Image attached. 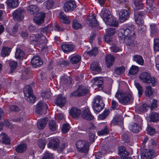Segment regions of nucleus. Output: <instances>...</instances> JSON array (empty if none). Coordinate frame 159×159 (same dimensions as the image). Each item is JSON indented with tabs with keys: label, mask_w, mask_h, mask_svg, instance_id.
<instances>
[{
	"label": "nucleus",
	"mask_w": 159,
	"mask_h": 159,
	"mask_svg": "<svg viewBox=\"0 0 159 159\" xmlns=\"http://www.w3.org/2000/svg\"><path fill=\"white\" fill-rule=\"evenodd\" d=\"M87 53L90 56H95L98 53V48H94L90 51H87Z\"/></svg>",
	"instance_id": "48"
},
{
	"label": "nucleus",
	"mask_w": 159,
	"mask_h": 159,
	"mask_svg": "<svg viewBox=\"0 0 159 159\" xmlns=\"http://www.w3.org/2000/svg\"><path fill=\"white\" fill-rule=\"evenodd\" d=\"M51 93L49 91H43L41 93V95L43 98L48 99L51 96Z\"/></svg>",
	"instance_id": "54"
},
{
	"label": "nucleus",
	"mask_w": 159,
	"mask_h": 159,
	"mask_svg": "<svg viewBox=\"0 0 159 159\" xmlns=\"http://www.w3.org/2000/svg\"><path fill=\"white\" fill-rule=\"evenodd\" d=\"M45 2L46 8L48 9H52L54 5V2L53 0H48Z\"/></svg>",
	"instance_id": "53"
},
{
	"label": "nucleus",
	"mask_w": 159,
	"mask_h": 159,
	"mask_svg": "<svg viewBox=\"0 0 159 159\" xmlns=\"http://www.w3.org/2000/svg\"><path fill=\"white\" fill-rule=\"evenodd\" d=\"M147 5L148 6L147 7V11L150 13H154L156 11L154 4V0H146Z\"/></svg>",
	"instance_id": "22"
},
{
	"label": "nucleus",
	"mask_w": 159,
	"mask_h": 159,
	"mask_svg": "<svg viewBox=\"0 0 159 159\" xmlns=\"http://www.w3.org/2000/svg\"><path fill=\"white\" fill-rule=\"evenodd\" d=\"M48 108V106L45 103L40 102L37 105L36 108L35 112L37 116L39 117L40 115L45 114Z\"/></svg>",
	"instance_id": "8"
},
{
	"label": "nucleus",
	"mask_w": 159,
	"mask_h": 159,
	"mask_svg": "<svg viewBox=\"0 0 159 159\" xmlns=\"http://www.w3.org/2000/svg\"><path fill=\"white\" fill-rule=\"evenodd\" d=\"M45 17V14L43 13L40 12L34 18V22L38 24H40L42 23L44 21Z\"/></svg>",
	"instance_id": "23"
},
{
	"label": "nucleus",
	"mask_w": 159,
	"mask_h": 159,
	"mask_svg": "<svg viewBox=\"0 0 159 159\" xmlns=\"http://www.w3.org/2000/svg\"><path fill=\"white\" fill-rule=\"evenodd\" d=\"M122 139L125 143H128L130 142V138L128 133H125L121 136Z\"/></svg>",
	"instance_id": "51"
},
{
	"label": "nucleus",
	"mask_w": 159,
	"mask_h": 159,
	"mask_svg": "<svg viewBox=\"0 0 159 159\" xmlns=\"http://www.w3.org/2000/svg\"><path fill=\"white\" fill-rule=\"evenodd\" d=\"M154 92L153 89L150 86H146L145 88V93L146 96L151 97Z\"/></svg>",
	"instance_id": "36"
},
{
	"label": "nucleus",
	"mask_w": 159,
	"mask_h": 159,
	"mask_svg": "<svg viewBox=\"0 0 159 159\" xmlns=\"http://www.w3.org/2000/svg\"><path fill=\"white\" fill-rule=\"evenodd\" d=\"M48 121V119L47 118L39 120L37 123L38 128L40 129H43L46 125Z\"/></svg>",
	"instance_id": "26"
},
{
	"label": "nucleus",
	"mask_w": 159,
	"mask_h": 159,
	"mask_svg": "<svg viewBox=\"0 0 159 159\" xmlns=\"http://www.w3.org/2000/svg\"><path fill=\"white\" fill-rule=\"evenodd\" d=\"M6 3L8 8H14L18 6V0H7Z\"/></svg>",
	"instance_id": "29"
},
{
	"label": "nucleus",
	"mask_w": 159,
	"mask_h": 159,
	"mask_svg": "<svg viewBox=\"0 0 159 159\" xmlns=\"http://www.w3.org/2000/svg\"><path fill=\"white\" fill-rule=\"evenodd\" d=\"M134 4L135 6V9L139 10L143 8V5L142 0H135Z\"/></svg>",
	"instance_id": "46"
},
{
	"label": "nucleus",
	"mask_w": 159,
	"mask_h": 159,
	"mask_svg": "<svg viewBox=\"0 0 159 159\" xmlns=\"http://www.w3.org/2000/svg\"><path fill=\"white\" fill-rule=\"evenodd\" d=\"M48 125L49 129L52 131L56 130L57 127L55 121L53 120H51L49 121Z\"/></svg>",
	"instance_id": "38"
},
{
	"label": "nucleus",
	"mask_w": 159,
	"mask_h": 159,
	"mask_svg": "<svg viewBox=\"0 0 159 159\" xmlns=\"http://www.w3.org/2000/svg\"><path fill=\"white\" fill-rule=\"evenodd\" d=\"M31 62L34 67H39L43 64L42 60L39 56H34L31 60Z\"/></svg>",
	"instance_id": "18"
},
{
	"label": "nucleus",
	"mask_w": 159,
	"mask_h": 159,
	"mask_svg": "<svg viewBox=\"0 0 159 159\" xmlns=\"http://www.w3.org/2000/svg\"><path fill=\"white\" fill-rule=\"evenodd\" d=\"M129 128L131 132L135 133H138L141 129L140 127L137 124L134 123L130 125Z\"/></svg>",
	"instance_id": "30"
},
{
	"label": "nucleus",
	"mask_w": 159,
	"mask_h": 159,
	"mask_svg": "<svg viewBox=\"0 0 159 159\" xmlns=\"http://www.w3.org/2000/svg\"><path fill=\"white\" fill-rule=\"evenodd\" d=\"M139 78L142 82L148 84L151 83L153 86H155L157 83L156 79L154 77H151L150 74L147 72L141 73Z\"/></svg>",
	"instance_id": "5"
},
{
	"label": "nucleus",
	"mask_w": 159,
	"mask_h": 159,
	"mask_svg": "<svg viewBox=\"0 0 159 159\" xmlns=\"http://www.w3.org/2000/svg\"><path fill=\"white\" fill-rule=\"evenodd\" d=\"M66 102V98L62 94L58 95L56 98L54 102L57 105L61 107H63Z\"/></svg>",
	"instance_id": "11"
},
{
	"label": "nucleus",
	"mask_w": 159,
	"mask_h": 159,
	"mask_svg": "<svg viewBox=\"0 0 159 159\" xmlns=\"http://www.w3.org/2000/svg\"><path fill=\"white\" fill-rule=\"evenodd\" d=\"M139 70V68L137 66H132L130 68L129 73L132 75L136 74Z\"/></svg>",
	"instance_id": "49"
},
{
	"label": "nucleus",
	"mask_w": 159,
	"mask_h": 159,
	"mask_svg": "<svg viewBox=\"0 0 159 159\" xmlns=\"http://www.w3.org/2000/svg\"><path fill=\"white\" fill-rule=\"evenodd\" d=\"M59 140L58 139H53L50 141L48 143V147L52 148H56L59 146Z\"/></svg>",
	"instance_id": "24"
},
{
	"label": "nucleus",
	"mask_w": 159,
	"mask_h": 159,
	"mask_svg": "<svg viewBox=\"0 0 159 159\" xmlns=\"http://www.w3.org/2000/svg\"><path fill=\"white\" fill-rule=\"evenodd\" d=\"M61 48L63 51L65 53L70 52L74 51L75 46L70 44H65L61 46Z\"/></svg>",
	"instance_id": "19"
},
{
	"label": "nucleus",
	"mask_w": 159,
	"mask_h": 159,
	"mask_svg": "<svg viewBox=\"0 0 159 159\" xmlns=\"http://www.w3.org/2000/svg\"><path fill=\"white\" fill-rule=\"evenodd\" d=\"M100 14L106 25L115 27L118 25V22L112 16L109 11L103 8L102 9Z\"/></svg>",
	"instance_id": "3"
},
{
	"label": "nucleus",
	"mask_w": 159,
	"mask_h": 159,
	"mask_svg": "<svg viewBox=\"0 0 159 159\" xmlns=\"http://www.w3.org/2000/svg\"><path fill=\"white\" fill-rule=\"evenodd\" d=\"M133 59L138 64L141 65H143L144 62L143 58L140 55H134L133 57Z\"/></svg>",
	"instance_id": "43"
},
{
	"label": "nucleus",
	"mask_w": 159,
	"mask_h": 159,
	"mask_svg": "<svg viewBox=\"0 0 159 159\" xmlns=\"http://www.w3.org/2000/svg\"><path fill=\"white\" fill-rule=\"evenodd\" d=\"M76 4L74 1L70 0L66 2L64 4V9L65 11H72L76 7Z\"/></svg>",
	"instance_id": "14"
},
{
	"label": "nucleus",
	"mask_w": 159,
	"mask_h": 159,
	"mask_svg": "<svg viewBox=\"0 0 159 159\" xmlns=\"http://www.w3.org/2000/svg\"><path fill=\"white\" fill-rule=\"evenodd\" d=\"M0 137L1 138V141L2 143L5 144H10V139L7 134L4 133H1Z\"/></svg>",
	"instance_id": "32"
},
{
	"label": "nucleus",
	"mask_w": 159,
	"mask_h": 159,
	"mask_svg": "<svg viewBox=\"0 0 159 159\" xmlns=\"http://www.w3.org/2000/svg\"><path fill=\"white\" fill-rule=\"evenodd\" d=\"M130 14V11L129 10H122L119 13V20L121 22L125 21L129 18Z\"/></svg>",
	"instance_id": "12"
},
{
	"label": "nucleus",
	"mask_w": 159,
	"mask_h": 159,
	"mask_svg": "<svg viewBox=\"0 0 159 159\" xmlns=\"http://www.w3.org/2000/svg\"><path fill=\"white\" fill-rule=\"evenodd\" d=\"M70 129V125L67 124H64L61 129L62 133L65 134Z\"/></svg>",
	"instance_id": "59"
},
{
	"label": "nucleus",
	"mask_w": 159,
	"mask_h": 159,
	"mask_svg": "<svg viewBox=\"0 0 159 159\" xmlns=\"http://www.w3.org/2000/svg\"><path fill=\"white\" fill-rule=\"evenodd\" d=\"M114 59V58L112 55L110 54H108L106 55L105 60L107 67H110L113 64Z\"/></svg>",
	"instance_id": "28"
},
{
	"label": "nucleus",
	"mask_w": 159,
	"mask_h": 159,
	"mask_svg": "<svg viewBox=\"0 0 159 159\" xmlns=\"http://www.w3.org/2000/svg\"><path fill=\"white\" fill-rule=\"evenodd\" d=\"M150 103V108L151 110L156 108L158 106L157 101L155 99H151Z\"/></svg>",
	"instance_id": "56"
},
{
	"label": "nucleus",
	"mask_w": 159,
	"mask_h": 159,
	"mask_svg": "<svg viewBox=\"0 0 159 159\" xmlns=\"http://www.w3.org/2000/svg\"><path fill=\"white\" fill-rule=\"evenodd\" d=\"M134 85L138 91L139 95V96L141 95L143 92L142 86L138 82H135Z\"/></svg>",
	"instance_id": "52"
},
{
	"label": "nucleus",
	"mask_w": 159,
	"mask_h": 159,
	"mask_svg": "<svg viewBox=\"0 0 159 159\" xmlns=\"http://www.w3.org/2000/svg\"><path fill=\"white\" fill-rule=\"evenodd\" d=\"M17 63L14 61H11L9 62V66L11 72L13 71L16 68Z\"/></svg>",
	"instance_id": "57"
},
{
	"label": "nucleus",
	"mask_w": 159,
	"mask_h": 159,
	"mask_svg": "<svg viewBox=\"0 0 159 159\" xmlns=\"http://www.w3.org/2000/svg\"><path fill=\"white\" fill-rule=\"evenodd\" d=\"M134 18L137 24L142 25L143 23V16L142 15L141 12H138L137 14H135Z\"/></svg>",
	"instance_id": "27"
},
{
	"label": "nucleus",
	"mask_w": 159,
	"mask_h": 159,
	"mask_svg": "<svg viewBox=\"0 0 159 159\" xmlns=\"http://www.w3.org/2000/svg\"><path fill=\"white\" fill-rule=\"evenodd\" d=\"M119 102L122 104H128L132 102L133 98L130 93H125L119 91H117L115 95Z\"/></svg>",
	"instance_id": "4"
},
{
	"label": "nucleus",
	"mask_w": 159,
	"mask_h": 159,
	"mask_svg": "<svg viewBox=\"0 0 159 159\" xmlns=\"http://www.w3.org/2000/svg\"><path fill=\"white\" fill-rule=\"evenodd\" d=\"M24 55L25 53L23 51L19 49L16 50L15 53V57L16 59H22L24 57Z\"/></svg>",
	"instance_id": "35"
},
{
	"label": "nucleus",
	"mask_w": 159,
	"mask_h": 159,
	"mask_svg": "<svg viewBox=\"0 0 159 159\" xmlns=\"http://www.w3.org/2000/svg\"><path fill=\"white\" fill-rule=\"evenodd\" d=\"M119 154H123L126 155L128 154V153L125 150V147L124 146H120L118 148Z\"/></svg>",
	"instance_id": "61"
},
{
	"label": "nucleus",
	"mask_w": 159,
	"mask_h": 159,
	"mask_svg": "<svg viewBox=\"0 0 159 159\" xmlns=\"http://www.w3.org/2000/svg\"><path fill=\"white\" fill-rule=\"evenodd\" d=\"M10 34L14 36H17L18 34L17 27L15 26L11 30V31H7Z\"/></svg>",
	"instance_id": "47"
},
{
	"label": "nucleus",
	"mask_w": 159,
	"mask_h": 159,
	"mask_svg": "<svg viewBox=\"0 0 159 159\" xmlns=\"http://www.w3.org/2000/svg\"><path fill=\"white\" fill-rule=\"evenodd\" d=\"M150 120L152 122H155L159 120V114L155 112H152L150 116Z\"/></svg>",
	"instance_id": "39"
},
{
	"label": "nucleus",
	"mask_w": 159,
	"mask_h": 159,
	"mask_svg": "<svg viewBox=\"0 0 159 159\" xmlns=\"http://www.w3.org/2000/svg\"><path fill=\"white\" fill-rule=\"evenodd\" d=\"M147 130L148 134L151 135L154 134L156 132L155 129L150 126L148 127Z\"/></svg>",
	"instance_id": "63"
},
{
	"label": "nucleus",
	"mask_w": 159,
	"mask_h": 159,
	"mask_svg": "<svg viewBox=\"0 0 159 159\" xmlns=\"http://www.w3.org/2000/svg\"><path fill=\"white\" fill-rule=\"evenodd\" d=\"M42 159H52V155L48 152H46L44 154Z\"/></svg>",
	"instance_id": "64"
},
{
	"label": "nucleus",
	"mask_w": 159,
	"mask_h": 159,
	"mask_svg": "<svg viewBox=\"0 0 159 159\" xmlns=\"http://www.w3.org/2000/svg\"><path fill=\"white\" fill-rule=\"evenodd\" d=\"M28 10L31 14H34L39 11V8L37 6L33 5L30 6Z\"/></svg>",
	"instance_id": "33"
},
{
	"label": "nucleus",
	"mask_w": 159,
	"mask_h": 159,
	"mask_svg": "<svg viewBox=\"0 0 159 159\" xmlns=\"http://www.w3.org/2000/svg\"><path fill=\"white\" fill-rule=\"evenodd\" d=\"M32 88L29 85L26 86L24 90V93L25 96V99L28 101L34 102L35 99V97L33 95Z\"/></svg>",
	"instance_id": "9"
},
{
	"label": "nucleus",
	"mask_w": 159,
	"mask_h": 159,
	"mask_svg": "<svg viewBox=\"0 0 159 159\" xmlns=\"http://www.w3.org/2000/svg\"><path fill=\"white\" fill-rule=\"evenodd\" d=\"M89 143L86 140H79L76 143L77 150L80 152L87 153L89 150Z\"/></svg>",
	"instance_id": "6"
},
{
	"label": "nucleus",
	"mask_w": 159,
	"mask_h": 159,
	"mask_svg": "<svg viewBox=\"0 0 159 159\" xmlns=\"http://www.w3.org/2000/svg\"><path fill=\"white\" fill-rule=\"evenodd\" d=\"M125 68L124 67L121 66L116 68L114 69V73L118 75H120L124 72Z\"/></svg>",
	"instance_id": "50"
},
{
	"label": "nucleus",
	"mask_w": 159,
	"mask_h": 159,
	"mask_svg": "<svg viewBox=\"0 0 159 159\" xmlns=\"http://www.w3.org/2000/svg\"><path fill=\"white\" fill-rule=\"evenodd\" d=\"M81 117L83 118L88 120L93 119V116L88 108H86L83 111L81 114Z\"/></svg>",
	"instance_id": "17"
},
{
	"label": "nucleus",
	"mask_w": 159,
	"mask_h": 159,
	"mask_svg": "<svg viewBox=\"0 0 159 159\" xmlns=\"http://www.w3.org/2000/svg\"><path fill=\"white\" fill-rule=\"evenodd\" d=\"M24 12L22 9L18 8L13 13V18L15 20H20L23 19Z\"/></svg>",
	"instance_id": "13"
},
{
	"label": "nucleus",
	"mask_w": 159,
	"mask_h": 159,
	"mask_svg": "<svg viewBox=\"0 0 159 159\" xmlns=\"http://www.w3.org/2000/svg\"><path fill=\"white\" fill-rule=\"evenodd\" d=\"M38 145L40 148L43 149L46 145V142L45 140L39 139L38 140Z\"/></svg>",
	"instance_id": "62"
},
{
	"label": "nucleus",
	"mask_w": 159,
	"mask_h": 159,
	"mask_svg": "<svg viewBox=\"0 0 159 159\" xmlns=\"http://www.w3.org/2000/svg\"><path fill=\"white\" fill-rule=\"evenodd\" d=\"M29 71L28 69H25L22 71V77L23 79H27L29 78Z\"/></svg>",
	"instance_id": "60"
},
{
	"label": "nucleus",
	"mask_w": 159,
	"mask_h": 159,
	"mask_svg": "<svg viewBox=\"0 0 159 159\" xmlns=\"http://www.w3.org/2000/svg\"><path fill=\"white\" fill-rule=\"evenodd\" d=\"M155 152L153 150L149 149L146 150L144 153H143L141 155L142 159H149L154 155Z\"/></svg>",
	"instance_id": "20"
},
{
	"label": "nucleus",
	"mask_w": 159,
	"mask_h": 159,
	"mask_svg": "<svg viewBox=\"0 0 159 159\" xmlns=\"http://www.w3.org/2000/svg\"><path fill=\"white\" fill-rule=\"evenodd\" d=\"M81 60V56L78 55L73 56L70 58L71 62L73 64L78 63Z\"/></svg>",
	"instance_id": "37"
},
{
	"label": "nucleus",
	"mask_w": 159,
	"mask_h": 159,
	"mask_svg": "<svg viewBox=\"0 0 159 159\" xmlns=\"http://www.w3.org/2000/svg\"><path fill=\"white\" fill-rule=\"evenodd\" d=\"M109 132L108 126L106 125L100 131H98L97 133L98 135L101 136L107 134Z\"/></svg>",
	"instance_id": "42"
},
{
	"label": "nucleus",
	"mask_w": 159,
	"mask_h": 159,
	"mask_svg": "<svg viewBox=\"0 0 159 159\" xmlns=\"http://www.w3.org/2000/svg\"><path fill=\"white\" fill-rule=\"evenodd\" d=\"M104 104L100 96H97L94 98L92 107L95 112H100L104 108Z\"/></svg>",
	"instance_id": "7"
},
{
	"label": "nucleus",
	"mask_w": 159,
	"mask_h": 159,
	"mask_svg": "<svg viewBox=\"0 0 159 159\" xmlns=\"http://www.w3.org/2000/svg\"><path fill=\"white\" fill-rule=\"evenodd\" d=\"M109 113V110L108 109H106L101 114L98 116V120H100L104 119L108 115Z\"/></svg>",
	"instance_id": "45"
},
{
	"label": "nucleus",
	"mask_w": 159,
	"mask_h": 159,
	"mask_svg": "<svg viewBox=\"0 0 159 159\" xmlns=\"http://www.w3.org/2000/svg\"><path fill=\"white\" fill-rule=\"evenodd\" d=\"M111 51L114 52H117L121 50L120 48L117 47L116 44H113L110 47Z\"/></svg>",
	"instance_id": "58"
},
{
	"label": "nucleus",
	"mask_w": 159,
	"mask_h": 159,
	"mask_svg": "<svg viewBox=\"0 0 159 159\" xmlns=\"http://www.w3.org/2000/svg\"><path fill=\"white\" fill-rule=\"evenodd\" d=\"M87 23L89 25L93 27L97 26L98 25V23L94 15L88 16Z\"/></svg>",
	"instance_id": "16"
},
{
	"label": "nucleus",
	"mask_w": 159,
	"mask_h": 159,
	"mask_svg": "<svg viewBox=\"0 0 159 159\" xmlns=\"http://www.w3.org/2000/svg\"><path fill=\"white\" fill-rule=\"evenodd\" d=\"M72 26L75 30L81 29L82 28L81 24L76 20H73Z\"/></svg>",
	"instance_id": "44"
},
{
	"label": "nucleus",
	"mask_w": 159,
	"mask_h": 159,
	"mask_svg": "<svg viewBox=\"0 0 159 159\" xmlns=\"http://www.w3.org/2000/svg\"><path fill=\"white\" fill-rule=\"evenodd\" d=\"M90 69L92 73L94 75L99 73L101 71V68L98 66L97 62H93L90 65Z\"/></svg>",
	"instance_id": "21"
},
{
	"label": "nucleus",
	"mask_w": 159,
	"mask_h": 159,
	"mask_svg": "<svg viewBox=\"0 0 159 159\" xmlns=\"http://www.w3.org/2000/svg\"><path fill=\"white\" fill-rule=\"evenodd\" d=\"M59 17L62 19V21L64 23L69 24L70 22V20L63 12H61L59 14Z\"/></svg>",
	"instance_id": "34"
},
{
	"label": "nucleus",
	"mask_w": 159,
	"mask_h": 159,
	"mask_svg": "<svg viewBox=\"0 0 159 159\" xmlns=\"http://www.w3.org/2000/svg\"><path fill=\"white\" fill-rule=\"evenodd\" d=\"M27 148L26 145L25 143H23L16 147L15 148V150L17 152L22 153L26 150Z\"/></svg>",
	"instance_id": "31"
},
{
	"label": "nucleus",
	"mask_w": 159,
	"mask_h": 159,
	"mask_svg": "<svg viewBox=\"0 0 159 159\" xmlns=\"http://www.w3.org/2000/svg\"><path fill=\"white\" fill-rule=\"evenodd\" d=\"M88 92V90L85 87L83 86H80L76 91H74L70 94V96H80L85 95Z\"/></svg>",
	"instance_id": "10"
},
{
	"label": "nucleus",
	"mask_w": 159,
	"mask_h": 159,
	"mask_svg": "<svg viewBox=\"0 0 159 159\" xmlns=\"http://www.w3.org/2000/svg\"><path fill=\"white\" fill-rule=\"evenodd\" d=\"M30 40L34 44L38 45L42 51L46 52L48 51V47L46 45L47 41L46 37L39 34H32L30 36Z\"/></svg>",
	"instance_id": "2"
},
{
	"label": "nucleus",
	"mask_w": 159,
	"mask_h": 159,
	"mask_svg": "<svg viewBox=\"0 0 159 159\" xmlns=\"http://www.w3.org/2000/svg\"><path fill=\"white\" fill-rule=\"evenodd\" d=\"M154 50L155 52L159 51V39H155L154 41Z\"/></svg>",
	"instance_id": "55"
},
{
	"label": "nucleus",
	"mask_w": 159,
	"mask_h": 159,
	"mask_svg": "<svg viewBox=\"0 0 159 159\" xmlns=\"http://www.w3.org/2000/svg\"><path fill=\"white\" fill-rule=\"evenodd\" d=\"M81 111L80 109L76 107L72 108L70 111L71 116L73 118H77L80 115Z\"/></svg>",
	"instance_id": "25"
},
{
	"label": "nucleus",
	"mask_w": 159,
	"mask_h": 159,
	"mask_svg": "<svg viewBox=\"0 0 159 159\" xmlns=\"http://www.w3.org/2000/svg\"><path fill=\"white\" fill-rule=\"evenodd\" d=\"M134 28L133 25L127 26L125 29H123L121 30V34L119 36V40L121 43H125L129 48H134L137 49L138 45L136 41H133L134 39L135 34Z\"/></svg>",
	"instance_id": "1"
},
{
	"label": "nucleus",
	"mask_w": 159,
	"mask_h": 159,
	"mask_svg": "<svg viewBox=\"0 0 159 159\" xmlns=\"http://www.w3.org/2000/svg\"><path fill=\"white\" fill-rule=\"evenodd\" d=\"M11 49L7 47H3L2 49L1 55L3 57L9 55L11 52Z\"/></svg>",
	"instance_id": "41"
},
{
	"label": "nucleus",
	"mask_w": 159,
	"mask_h": 159,
	"mask_svg": "<svg viewBox=\"0 0 159 159\" xmlns=\"http://www.w3.org/2000/svg\"><path fill=\"white\" fill-rule=\"evenodd\" d=\"M72 81L71 78L70 76H64L61 79V82L63 84H70Z\"/></svg>",
	"instance_id": "40"
},
{
	"label": "nucleus",
	"mask_w": 159,
	"mask_h": 159,
	"mask_svg": "<svg viewBox=\"0 0 159 159\" xmlns=\"http://www.w3.org/2000/svg\"><path fill=\"white\" fill-rule=\"evenodd\" d=\"M93 84L92 87L95 89H98L101 88L103 83L102 77H97L93 80Z\"/></svg>",
	"instance_id": "15"
}]
</instances>
